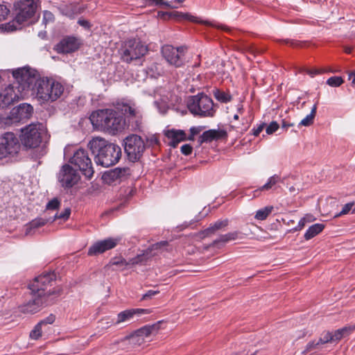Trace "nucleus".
<instances>
[{
	"label": "nucleus",
	"instance_id": "a878e982",
	"mask_svg": "<svg viewBox=\"0 0 355 355\" xmlns=\"http://www.w3.org/2000/svg\"><path fill=\"white\" fill-rule=\"evenodd\" d=\"M165 136L171 140V145L175 147L181 141L188 140L184 130L171 129L165 132Z\"/></svg>",
	"mask_w": 355,
	"mask_h": 355
},
{
	"label": "nucleus",
	"instance_id": "37998d69",
	"mask_svg": "<svg viewBox=\"0 0 355 355\" xmlns=\"http://www.w3.org/2000/svg\"><path fill=\"white\" fill-rule=\"evenodd\" d=\"M344 80L340 76H332L327 80V84L331 87H339Z\"/></svg>",
	"mask_w": 355,
	"mask_h": 355
},
{
	"label": "nucleus",
	"instance_id": "a19ab883",
	"mask_svg": "<svg viewBox=\"0 0 355 355\" xmlns=\"http://www.w3.org/2000/svg\"><path fill=\"white\" fill-rule=\"evenodd\" d=\"M318 340L320 343L322 344L324 347L326 344L333 343V338L331 337V331H324Z\"/></svg>",
	"mask_w": 355,
	"mask_h": 355
},
{
	"label": "nucleus",
	"instance_id": "f8f14e48",
	"mask_svg": "<svg viewBox=\"0 0 355 355\" xmlns=\"http://www.w3.org/2000/svg\"><path fill=\"white\" fill-rule=\"evenodd\" d=\"M70 163L78 167L87 178L93 176L94 171L87 150L83 148L77 149L71 157Z\"/></svg>",
	"mask_w": 355,
	"mask_h": 355
},
{
	"label": "nucleus",
	"instance_id": "5701e85b",
	"mask_svg": "<svg viewBox=\"0 0 355 355\" xmlns=\"http://www.w3.org/2000/svg\"><path fill=\"white\" fill-rule=\"evenodd\" d=\"M227 137V133L225 130L211 129L204 132L199 138L200 144L211 142L214 140L225 139Z\"/></svg>",
	"mask_w": 355,
	"mask_h": 355
},
{
	"label": "nucleus",
	"instance_id": "4c0bfd02",
	"mask_svg": "<svg viewBox=\"0 0 355 355\" xmlns=\"http://www.w3.org/2000/svg\"><path fill=\"white\" fill-rule=\"evenodd\" d=\"M273 207L268 206L257 211L254 218L259 220L266 219L268 215L272 212Z\"/></svg>",
	"mask_w": 355,
	"mask_h": 355
},
{
	"label": "nucleus",
	"instance_id": "aec40b11",
	"mask_svg": "<svg viewBox=\"0 0 355 355\" xmlns=\"http://www.w3.org/2000/svg\"><path fill=\"white\" fill-rule=\"evenodd\" d=\"M158 14H159V16H160L161 17H163L164 19H166V17L168 18L169 17L182 18V19H187L191 21L204 24L208 25V26H211L216 27L217 28L223 30L225 31H230V28L228 27L225 26V25L216 24H213L212 22H210V21L199 20V19H198V18L196 17L189 15L188 13H182V12H179L178 11H173L171 12H159Z\"/></svg>",
	"mask_w": 355,
	"mask_h": 355
},
{
	"label": "nucleus",
	"instance_id": "2eb2a0df",
	"mask_svg": "<svg viewBox=\"0 0 355 355\" xmlns=\"http://www.w3.org/2000/svg\"><path fill=\"white\" fill-rule=\"evenodd\" d=\"M185 50L184 46L175 48L171 45H166L162 47V53L167 62L175 67H180L184 63Z\"/></svg>",
	"mask_w": 355,
	"mask_h": 355
},
{
	"label": "nucleus",
	"instance_id": "1a4fd4ad",
	"mask_svg": "<svg viewBox=\"0 0 355 355\" xmlns=\"http://www.w3.org/2000/svg\"><path fill=\"white\" fill-rule=\"evenodd\" d=\"M44 133L45 130L42 123L30 124L21 128L20 141L26 148H34L40 144Z\"/></svg>",
	"mask_w": 355,
	"mask_h": 355
},
{
	"label": "nucleus",
	"instance_id": "774afa93",
	"mask_svg": "<svg viewBox=\"0 0 355 355\" xmlns=\"http://www.w3.org/2000/svg\"><path fill=\"white\" fill-rule=\"evenodd\" d=\"M243 111V107L242 106H240L239 107H238V112H241Z\"/></svg>",
	"mask_w": 355,
	"mask_h": 355
},
{
	"label": "nucleus",
	"instance_id": "cd10ccee",
	"mask_svg": "<svg viewBox=\"0 0 355 355\" xmlns=\"http://www.w3.org/2000/svg\"><path fill=\"white\" fill-rule=\"evenodd\" d=\"M229 225V220H218L214 223L211 224L209 227L202 232L204 237L209 236L216 233V232L223 230Z\"/></svg>",
	"mask_w": 355,
	"mask_h": 355
},
{
	"label": "nucleus",
	"instance_id": "603ef678",
	"mask_svg": "<svg viewBox=\"0 0 355 355\" xmlns=\"http://www.w3.org/2000/svg\"><path fill=\"white\" fill-rule=\"evenodd\" d=\"M53 21H54L53 14L49 10H44L43 12V22L46 24L49 22H52Z\"/></svg>",
	"mask_w": 355,
	"mask_h": 355
},
{
	"label": "nucleus",
	"instance_id": "e2e57ef3",
	"mask_svg": "<svg viewBox=\"0 0 355 355\" xmlns=\"http://www.w3.org/2000/svg\"><path fill=\"white\" fill-rule=\"evenodd\" d=\"M306 73L309 74L311 77H314L315 75L321 73V71L317 69H306Z\"/></svg>",
	"mask_w": 355,
	"mask_h": 355
},
{
	"label": "nucleus",
	"instance_id": "0eeeda50",
	"mask_svg": "<svg viewBox=\"0 0 355 355\" xmlns=\"http://www.w3.org/2000/svg\"><path fill=\"white\" fill-rule=\"evenodd\" d=\"M58 291L49 293L46 296L41 297L36 293H32V298L19 306V311L24 313L34 314L44 307L50 306L56 302Z\"/></svg>",
	"mask_w": 355,
	"mask_h": 355
},
{
	"label": "nucleus",
	"instance_id": "09e8293b",
	"mask_svg": "<svg viewBox=\"0 0 355 355\" xmlns=\"http://www.w3.org/2000/svg\"><path fill=\"white\" fill-rule=\"evenodd\" d=\"M244 49L252 55H255L257 53H260L262 52L261 49H258L252 44H245L244 46Z\"/></svg>",
	"mask_w": 355,
	"mask_h": 355
},
{
	"label": "nucleus",
	"instance_id": "052dcab7",
	"mask_svg": "<svg viewBox=\"0 0 355 355\" xmlns=\"http://www.w3.org/2000/svg\"><path fill=\"white\" fill-rule=\"evenodd\" d=\"M265 127V123H262L259 124L257 128H254L252 131L254 136L257 137L260 132L263 130Z\"/></svg>",
	"mask_w": 355,
	"mask_h": 355
},
{
	"label": "nucleus",
	"instance_id": "423d86ee",
	"mask_svg": "<svg viewBox=\"0 0 355 355\" xmlns=\"http://www.w3.org/2000/svg\"><path fill=\"white\" fill-rule=\"evenodd\" d=\"M12 76L16 80L18 88L21 92L29 89L35 92L36 84L39 78L37 71L29 67H20L12 70Z\"/></svg>",
	"mask_w": 355,
	"mask_h": 355
},
{
	"label": "nucleus",
	"instance_id": "6e6552de",
	"mask_svg": "<svg viewBox=\"0 0 355 355\" xmlns=\"http://www.w3.org/2000/svg\"><path fill=\"white\" fill-rule=\"evenodd\" d=\"M124 151L130 162L139 161L146 150V144L141 137L132 134L123 139Z\"/></svg>",
	"mask_w": 355,
	"mask_h": 355
},
{
	"label": "nucleus",
	"instance_id": "f3484780",
	"mask_svg": "<svg viewBox=\"0 0 355 355\" xmlns=\"http://www.w3.org/2000/svg\"><path fill=\"white\" fill-rule=\"evenodd\" d=\"M79 179L78 173L72 166L69 164L62 166L58 175V180L63 187H72L78 182Z\"/></svg>",
	"mask_w": 355,
	"mask_h": 355
},
{
	"label": "nucleus",
	"instance_id": "a18cd8bd",
	"mask_svg": "<svg viewBox=\"0 0 355 355\" xmlns=\"http://www.w3.org/2000/svg\"><path fill=\"white\" fill-rule=\"evenodd\" d=\"M204 129L203 126H193L190 128V135L187 137L188 140L193 141L194 137L199 134Z\"/></svg>",
	"mask_w": 355,
	"mask_h": 355
},
{
	"label": "nucleus",
	"instance_id": "ea45409f",
	"mask_svg": "<svg viewBox=\"0 0 355 355\" xmlns=\"http://www.w3.org/2000/svg\"><path fill=\"white\" fill-rule=\"evenodd\" d=\"M145 3L148 6H165L171 8H177L172 3L166 2L164 0H145Z\"/></svg>",
	"mask_w": 355,
	"mask_h": 355
},
{
	"label": "nucleus",
	"instance_id": "2f4dec72",
	"mask_svg": "<svg viewBox=\"0 0 355 355\" xmlns=\"http://www.w3.org/2000/svg\"><path fill=\"white\" fill-rule=\"evenodd\" d=\"M323 349L324 347L322 345V344L320 343L319 340H314L307 343L302 353H311L312 354H315L322 352Z\"/></svg>",
	"mask_w": 355,
	"mask_h": 355
},
{
	"label": "nucleus",
	"instance_id": "de8ad7c7",
	"mask_svg": "<svg viewBox=\"0 0 355 355\" xmlns=\"http://www.w3.org/2000/svg\"><path fill=\"white\" fill-rule=\"evenodd\" d=\"M60 205V200L57 198H54L47 203L46 207L47 209L55 210L59 207Z\"/></svg>",
	"mask_w": 355,
	"mask_h": 355
},
{
	"label": "nucleus",
	"instance_id": "7c9ffc66",
	"mask_svg": "<svg viewBox=\"0 0 355 355\" xmlns=\"http://www.w3.org/2000/svg\"><path fill=\"white\" fill-rule=\"evenodd\" d=\"M354 327L349 326L337 329L334 331H331V337L333 338V343H337L344 336L349 335L354 329Z\"/></svg>",
	"mask_w": 355,
	"mask_h": 355
},
{
	"label": "nucleus",
	"instance_id": "9b49d317",
	"mask_svg": "<svg viewBox=\"0 0 355 355\" xmlns=\"http://www.w3.org/2000/svg\"><path fill=\"white\" fill-rule=\"evenodd\" d=\"M167 245L168 241H166L158 242L153 245L151 249L148 248L144 253L138 254L135 257L132 258L128 261L122 257H116L111 261V263L112 265L121 267L123 269L136 264L142 263L150 258L151 250L160 249Z\"/></svg>",
	"mask_w": 355,
	"mask_h": 355
},
{
	"label": "nucleus",
	"instance_id": "f03ea898",
	"mask_svg": "<svg viewBox=\"0 0 355 355\" xmlns=\"http://www.w3.org/2000/svg\"><path fill=\"white\" fill-rule=\"evenodd\" d=\"M39 0H18L14 3L15 17L7 24H3L6 31H14L21 28V25L32 18L37 9Z\"/></svg>",
	"mask_w": 355,
	"mask_h": 355
},
{
	"label": "nucleus",
	"instance_id": "4468645a",
	"mask_svg": "<svg viewBox=\"0 0 355 355\" xmlns=\"http://www.w3.org/2000/svg\"><path fill=\"white\" fill-rule=\"evenodd\" d=\"M33 111V108L30 104L21 103L10 111V114L3 119V123L8 125L19 123L28 119Z\"/></svg>",
	"mask_w": 355,
	"mask_h": 355
},
{
	"label": "nucleus",
	"instance_id": "9d476101",
	"mask_svg": "<svg viewBox=\"0 0 355 355\" xmlns=\"http://www.w3.org/2000/svg\"><path fill=\"white\" fill-rule=\"evenodd\" d=\"M121 58L126 62L139 59L147 52V47L139 39L125 41L121 49Z\"/></svg>",
	"mask_w": 355,
	"mask_h": 355
},
{
	"label": "nucleus",
	"instance_id": "0e129e2a",
	"mask_svg": "<svg viewBox=\"0 0 355 355\" xmlns=\"http://www.w3.org/2000/svg\"><path fill=\"white\" fill-rule=\"evenodd\" d=\"M293 125V123H288L285 121H282V128L287 130L289 127H291Z\"/></svg>",
	"mask_w": 355,
	"mask_h": 355
},
{
	"label": "nucleus",
	"instance_id": "dca6fc26",
	"mask_svg": "<svg viewBox=\"0 0 355 355\" xmlns=\"http://www.w3.org/2000/svg\"><path fill=\"white\" fill-rule=\"evenodd\" d=\"M158 329L159 327L157 324L144 326L137 330L132 334L126 336L123 340V342H128L134 345H140L145 341L146 338H148L151 334H155Z\"/></svg>",
	"mask_w": 355,
	"mask_h": 355
},
{
	"label": "nucleus",
	"instance_id": "e433bc0d",
	"mask_svg": "<svg viewBox=\"0 0 355 355\" xmlns=\"http://www.w3.org/2000/svg\"><path fill=\"white\" fill-rule=\"evenodd\" d=\"M317 105L315 104L311 111V113L304 118L298 124L300 126H309L313 123V119L316 114Z\"/></svg>",
	"mask_w": 355,
	"mask_h": 355
},
{
	"label": "nucleus",
	"instance_id": "3c124183",
	"mask_svg": "<svg viewBox=\"0 0 355 355\" xmlns=\"http://www.w3.org/2000/svg\"><path fill=\"white\" fill-rule=\"evenodd\" d=\"M10 14V9L5 5L0 4V20H4Z\"/></svg>",
	"mask_w": 355,
	"mask_h": 355
},
{
	"label": "nucleus",
	"instance_id": "20e7f679",
	"mask_svg": "<svg viewBox=\"0 0 355 355\" xmlns=\"http://www.w3.org/2000/svg\"><path fill=\"white\" fill-rule=\"evenodd\" d=\"M187 107L190 112L199 117H213L217 110V105L207 95L200 93L190 96L187 101Z\"/></svg>",
	"mask_w": 355,
	"mask_h": 355
},
{
	"label": "nucleus",
	"instance_id": "6ab92c4d",
	"mask_svg": "<svg viewBox=\"0 0 355 355\" xmlns=\"http://www.w3.org/2000/svg\"><path fill=\"white\" fill-rule=\"evenodd\" d=\"M121 241V238H107L98 241L91 245L88 250V255L96 256L107 250L114 248Z\"/></svg>",
	"mask_w": 355,
	"mask_h": 355
},
{
	"label": "nucleus",
	"instance_id": "c9c22d12",
	"mask_svg": "<svg viewBox=\"0 0 355 355\" xmlns=\"http://www.w3.org/2000/svg\"><path fill=\"white\" fill-rule=\"evenodd\" d=\"M213 95L215 98L220 103H226L232 100V96L230 94L218 89H214L213 90Z\"/></svg>",
	"mask_w": 355,
	"mask_h": 355
},
{
	"label": "nucleus",
	"instance_id": "c85d7f7f",
	"mask_svg": "<svg viewBox=\"0 0 355 355\" xmlns=\"http://www.w3.org/2000/svg\"><path fill=\"white\" fill-rule=\"evenodd\" d=\"M241 232L239 231H234L232 232H228L225 234H221L218 236V238H217L213 241L212 245L216 246L219 243L225 244L230 241L236 240L238 239L241 238Z\"/></svg>",
	"mask_w": 355,
	"mask_h": 355
},
{
	"label": "nucleus",
	"instance_id": "58836bf2",
	"mask_svg": "<svg viewBox=\"0 0 355 355\" xmlns=\"http://www.w3.org/2000/svg\"><path fill=\"white\" fill-rule=\"evenodd\" d=\"M48 221V219L42 218H35V220H33L28 224V227H27L26 234H28L29 233L28 229H37L40 227L44 226L45 224L47 223Z\"/></svg>",
	"mask_w": 355,
	"mask_h": 355
},
{
	"label": "nucleus",
	"instance_id": "4d7b16f0",
	"mask_svg": "<svg viewBox=\"0 0 355 355\" xmlns=\"http://www.w3.org/2000/svg\"><path fill=\"white\" fill-rule=\"evenodd\" d=\"M192 150V146L190 144H184L181 146V153L184 155H191Z\"/></svg>",
	"mask_w": 355,
	"mask_h": 355
},
{
	"label": "nucleus",
	"instance_id": "c03bdc74",
	"mask_svg": "<svg viewBox=\"0 0 355 355\" xmlns=\"http://www.w3.org/2000/svg\"><path fill=\"white\" fill-rule=\"evenodd\" d=\"M71 214V209L69 208H66L60 214H55L53 216V219L52 221L55 220L56 219H60L62 221H66Z\"/></svg>",
	"mask_w": 355,
	"mask_h": 355
},
{
	"label": "nucleus",
	"instance_id": "338daca9",
	"mask_svg": "<svg viewBox=\"0 0 355 355\" xmlns=\"http://www.w3.org/2000/svg\"><path fill=\"white\" fill-rule=\"evenodd\" d=\"M352 76H354L352 83L355 84V70L349 74V79H351Z\"/></svg>",
	"mask_w": 355,
	"mask_h": 355
},
{
	"label": "nucleus",
	"instance_id": "8fccbe9b",
	"mask_svg": "<svg viewBox=\"0 0 355 355\" xmlns=\"http://www.w3.org/2000/svg\"><path fill=\"white\" fill-rule=\"evenodd\" d=\"M279 125L276 121H272L266 128V132L268 135H272L276 132Z\"/></svg>",
	"mask_w": 355,
	"mask_h": 355
},
{
	"label": "nucleus",
	"instance_id": "7ed1b4c3",
	"mask_svg": "<svg viewBox=\"0 0 355 355\" xmlns=\"http://www.w3.org/2000/svg\"><path fill=\"white\" fill-rule=\"evenodd\" d=\"M64 92V85L52 78L42 77L36 84V97L40 103H51L60 98Z\"/></svg>",
	"mask_w": 355,
	"mask_h": 355
},
{
	"label": "nucleus",
	"instance_id": "393cba45",
	"mask_svg": "<svg viewBox=\"0 0 355 355\" xmlns=\"http://www.w3.org/2000/svg\"><path fill=\"white\" fill-rule=\"evenodd\" d=\"M124 125L125 120L123 117L114 110L110 118V122L108 123L107 131L114 135L122 130L124 128Z\"/></svg>",
	"mask_w": 355,
	"mask_h": 355
},
{
	"label": "nucleus",
	"instance_id": "4be33fe9",
	"mask_svg": "<svg viewBox=\"0 0 355 355\" xmlns=\"http://www.w3.org/2000/svg\"><path fill=\"white\" fill-rule=\"evenodd\" d=\"M80 43L78 38L73 36L64 37L55 46L59 53H70L76 51Z\"/></svg>",
	"mask_w": 355,
	"mask_h": 355
},
{
	"label": "nucleus",
	"instance_id": "5fc2aeb1",
	"mask_svg": "<svg viewBox=\"0 0 355 355\" xmlns=\"http://www.w3.org/2000/svg\"><path fill=\"white\" fill-rule=\"evenodd\" d=\"M202 217L203 216H200V213L199 215L195 216V218L193 220H190L189 222H184L181 226L182 227V229L189 227L191 225H193L195 223H197L198 221L200 220Z\"/></svg>",
	"mask_w": 355,
	"mask_h": 355
},
{
	"label": "nucleus",
	"instance_id": "f257e3e1",
	"mask_svg": "<svg viewBox=\"0 0 355 355\" xmlns=\"http://www.w3.org/2000/svg\"><path fill=\"white\" fill-rule=\"evenodd\" d=\"M87 147L94 155L96 164L103 167L115 165L121 157V148L118 145L101 137L93 138Z\"/></svg>",
	"mask_w": 355,
	"mask_h": 355
},
{
	"label": "nucleus",
	"instance_id": "412c9836",
	"mask_svg": "<svg viewBox=\"0 0 355 355\" xmlns=\"http://www.w3.org/2000/svg\"><path fill=\"white\" fill-rule=\"evenodd\" d=\"M113 111L110 109L98 110L92 112L89 119L94 126L107 130Z\"/></svg>",
	"mask_w": 355,
	"mask_h": 355
},
{
	"label": "nucleus",
	"instance_id": "864d4df0",
	"mask_svg": "<svg viewBox=\"0 0 355 355\" xmlns=\"http://www.w3.org/2000/svg\"><path fill=\"white\" fill-rule=\"evenodd\" d=\"M55 320V316L53 314H50L48 317H46L44 320H41L39 323L42 326H44L46 324H51L54 322Z\"/></svg>",
	"mask_w": 355,
	"mask_h": 355
},
{
	"label": "nucleus",
	"instance_id": "6e6d98bb",
	"mask_svg": "<svg viewBox=\"0 0 355 355\" xmlns=\"http://www.w3.org/2000/svg\"><path fill=\"white\" fill-rule=\"evenodd\" d=\"M310 221H311L310 220H308V222H310ZM306 222H307V217H303L299 221L297 226L294 227L292 230V231L293 232H297V231H299V230H302L304 227V225H305Z\"/></svg>",
	"mask_w": 355,
	"mask_h": 355
},
{
	"label": "nucleus",
	"instance_id": "72a5a7b5",
	"mask_svg": "<svg viewBox=\"0 0 355 355\" xmlns=\"http://www.w3.org/2000/svg\"><path fill=\"white\" fill-rule=\"evenodd\" d=\"M282 181L283 180L281 179V177L279 175L275 174L274 175L270 177L268 179L266 183L256 190L255 192L270 190L272 189L277 183Z\"/></svg>",
	"mask_w": 355,
	"mask_h": 355
},
{
	"label": "nucleus",
	"instance_id": "f704fd0d",
	"mask_svg": "<svg viewBox=\"0 0 355 355\" xmlns=\"http://www.w3.org/2000/svg\"><path fill=\"white\" fill-rule=\"evenodd\" d=\"M120 110L124 115L128 117H135L139 114V111L135 107L134 103H123L120 107Z\"/></svg>",
	"mask_w": 355,
	"mask_h": 355
},
{
	"label": "nucleus",
	"instance_id": "ddd939ff",
	"mask_svg": "<svg viewBox=\"0 0 355 355\" xmlns=\"http://www.w3.org/2000/svg\"><path fill=\"white\" fill-rule=\"evenodd\" d=\"M20 148L18 139L12 132H6L0 137V159L9 155H15Z\"/></svg>",
	"mask_w": 355,
	"mask_h": 355
},
{
	"label": "nucleus",
	"instance_id": "13d9d810",
	"mask_svg": "<svg viewBox=\"0 0 355 355\" xmlns=\"http://www.w3.org/2000/svg\"><path fill=\"white\" fill-rule=\"evenodd\" d=\"M281 42L286 45H289L293 47H299V46H302L301 42H300L298 41L292 40H282Z\"/></svg>",
	"mask_w": 355,
	"mask_h": 355
},
{
	"label": "nucleus",
	"instance_id": "bb28decb",
	"mask_svg": "<svg viewBox=\"0 0 355 355\" xmlns=\"http://www.w3.org/2000/svg\"><path fill=\"white\" fill-rule=\"evenodd\" d=\"M60 12L69 18H74L76 15L80 13V8L76 3H63L58 6Z\"/></svg>",
	"mask_w": 355,
	"mask_h": 355
},
{
	"label": "nucleus",
	"instance_id": "39448f33",
	"mask_svg": "<svg viewBox=\"0 0 355 355\" xmlns=\"http://www.w3.org/2000/svg\"><path fill=\"white\" fill-rule=\"evenodd\" d=\"M55 279L56 275L54 272H44L33 279L29 284V289L31 291V293H36L42 297L49 295V293L57 291H58L56 296L57 302L61 295L62 289L59 286L51 288L55 282Z\"/></svg>",
	"mask_w": 355,
	"mask_h": 355
},
{
	"label": "nucleus",
	"instance_id": "680f3d73",
	"mask_svg": "<svg viewBox=\"0 0 355 355\" xmlns=\"http://www.w3.org/2000/svg\"><path fill=\"white\" fill-rule=\"evenodd\" d=\"M78 24L85 29H89L91 27L89 21L84 19H79Z\"/></svg>",
	"mask_w": 355,
	"mask_h": 355
},
{
	"label": "nucleus",
	"instance_id": "b1692460",
	"mask_svg": "<svg viewBox=\"0 0 355 355\" xmlns=\"http://www.w3.org/2000/svg\"><path fill=\"white\" fill-rule=\"evenodd\" d=\"M149 313L148 309H127L120 312L117 315L116 320L114 322L115 325H117L121 322H126L133 319L135 315H141Z\"/></svg>",
	"mask_w": 355,
	"mask_h": 355
},
{
	"label": "nucleus",
	"instance_id": "69168bd1",
	"mask_svg": "<svg viewBox=\"0 0 355 355\" xmlns=\"http://www.w3.org/2000/svg\"><path fill=\"white\" fill-rule=\"evenodd\" d=\"M148 141H149L151 145L157 144L159 142L158 139L154 136L148 139Z\"/></svg>",
	"mask_w": 355,
	"mask_h": 355
},
{
	"label": "nucleus",
	"instance_id": "c756f323",
	"mask_svg": "<svg viewBox=\"0 0 355 355\" xmlns=\"http://www.w3.org/2000/svg\"><path fill=\"white\" fill-rule=\"evenodd\" d=\"M130 175V168L126 167L116 168L113 170L110 171L107 175L112 180H121L126 178Z\"/></svg>",
	"mask_w": 355,
	"mask_h": 355
},
{
	"label": "nucleus",
	"instance_id": "473e14b6",
	"mask_svg": "<svg viewBox=\"0 0 355 355\" xmlns=\"http://www.w3.org/2000/svg\"><path fill=\"white\" fill-rule=\"evenodd\" d=\"M324 227V225L321 223H315L309 227L304 234V239L306 240H310L317 234L320 233Z\"/></svg>",
	"mask_w": 355,
	"mask_h": 355
},
{
	"label": "nucleus",
	"instance_id": "79ce46f5",
	"mask_svg": "<svg viewBox=\"0 0 355 355\" xmlns=\"http://www.w3.org/2000/svg\"><path fill=\"white\" fill-rule=\"evenodd\" d=\"M42 326L38 322L30 332V337L31 339L37 340L42 336Z\"/></svg>",
	"mask_w": 355,
	"mask_h": 355
},
{
	"label": "nucleus",
	"instance_id": "bf43d9fd",
	"mask_svg": "<svg viewBox=\"0 0 355 355\" xmlns=\"http://www.w3.org/2000/svg\"><path fill=\"white\" fill-rule=\"evenodd\" d=\"M157 293H159V291H153V290L148 291L145 294L143 295L141 299L144 300L150 299L153 296L155 295Z\"/></svg>",
	"mask_w": 355,
	"mask_h": 355
},
{
	"label": "nucleus",
	"instance_id": "a211bd4d",
	"mask_svg": "<svg viewBox=\"0 0 355 355\" xmlns=\"http://www.w3.org/2000/svg\"><path fill=\"white\" fill-rule=\"evenodd\" d=\"M23 93L14 85H9L0 92V107L5 108L19 101Z\"/></svg>",
	"mask_w": 355,
	"mask_h": 355
},
{
	"label": "nucleus",
	"instance_id": "49530a36",
	"mask_svg": "<svg viewBox=\"0 0 355 355\" xmlns=\"http://www.w3.org/2000/svg\"><path fill=\"white\" fill-rule=\"evenodd\" d=\"M354 206V202H351L349 203L345 204L342 210L340 211L339 214H336V216H340L342 215L347 214L349 213V211L352 209V208Z\"/></svg>",
	"mask_w": 355,
	"mask_h": 355
}]
</instances>
